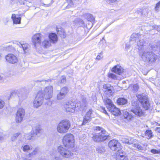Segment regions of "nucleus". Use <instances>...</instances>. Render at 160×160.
Here are the masks:
<instances>
[{
	"instance_id": "f257e3e1",
	"label": "nucleus",
	"mask_w": 160,
	"mask_h": 160,
	"mask_svg": "<svg viewBox=\"0 0 160 160\" xmlns=\"http://www.w3.org/2000/svg\"><path fill=\"white\" fill-rule=\"evenodd\" d=\"M157 48L156 44H149L147 48L142 53L140 52L139 55H141L142 60L150 64L156 62L159 59V57L151 51H155L157 50Z\"/></svg>"
},
{
	"instance_id": "f03ea898",
	"label": "nucleus",
	"mask_w": 160,
	"mask_h": 160,
	"mask_svg": "<svg viewBox=\"0 0 160 160\" xmlns=\"http://www.w3.org/2000/svg\"><path fill=\"white\" fill-rule=\"evenodd\" d=\"M146 38L143 35H140L138 33H134L132 34L131 36L130 40V44H133L134 42L135 43H136V41H138L137 45L139 51L141 50H145L147 48L145 47Z\"/></svg>"
},
{
	"instance_id": "7ed1b4c3",
	"label": "nucleus",
	"mask_w": 160,
	"mask_h": 160,
	"mask_svg": "<svg viewBox=\"0 0 160 160\" xmlns=\"http://www.w3.org/2000/svg\"><path fill=\"white\" fill-rule=\"evenodd\" d=\"M95 133L93 134V140L95 142H101L107 140L109 136L106 134V132L102 128L96 127L94 129Z\"/></svg>"
},
{
	"instance_id": "20e7f679",
	"label": "nucleus",
	"mask_w": 160,
	"mask_h": 160,
	"mask_svg": "<svg viewBox=\"0 0 160 160\" xmlns=\"http://www.w3.org/2000/svg\"><path fill=\"white\" fill-rule=\"evenodd\" d=\"M62 142L66 148H73L74 143V136L71 134H66L63 137Z\"/></svg>"
},
{
	"instance_id": "39448f33",
	"label": "nucleus",
	"mask_w": 160,
	"mask_h": 160,
	"mask_svg": "<svg viewBox=\"0 0 160 160\" xmlns=\"http://www.w3.org/2000/svg\"><path fill=\"white\" fill-rule=\"evenodd\" d=\"M71 124L69 121L67 119L62 120L58 124L57 127L58 132L61 133L68 132L70 128Z\"/></svg>"
},
{
	"instance_id": "423d86ee",
	"label": "nucleus",
	"mask_w": 160,
	"mask_h": 160,
	"mask_svg": "<svg viewBox=\"0 0 160 160\" xmlns=\"http://www.w3.org/2000/svg\"><path fill=\"white\" fill-rule=\"evenodd\" d=\"M137 97L145 110H148L149 108L150 104L149 102L148 96L145 94H138L137 95Z\"/></svg>"
},
{
	"instance_id": "0eeeda50",
	"label": "nucleus",
	"mask_w": 160,
	"mask_h": 160,
	"mask_svg": "<svg viewBox=\"0 0 160 160\" xmlns=\"http://www.w3.org/2000/svg\"><path fill=\"white\" fill-rule=\"evenodd\" d=\"M139 102L138 101H132V106L130 111L137 116H141L143 115V112L139 106Z\"/></svg>"
},
{
	"instance_id": "6e6552de",
	"label": "nucleus",
	"mask_w": 160,
	"mask_h": 160,
	"mask_svg": "<svg viewBox=\"0 0 160 160\" xmlns=\"http://www.w3.org/2000/svg\"><path fill=\"white\" fill-rule=\"evenodd\" d=\"M42 91H39L38 92L35 99L33 101L34 107L38 108L42 104L43 100V96Z\"/></svg>"
},
{
	"instance_id": "1a4fd4ad",
	"label": "nucleus",
	"mask_w": 160,
	"mask_h": 160,
	"mask_svg": "<svg viewBox=\"0 0 160 160\" xmlns=\"http://www.w3.org/2000/svg\"><path fill=\"white\" fill-rule=\"evenodd\" d=\"M109 147L113 151L120 152L121 151L122 147L120 143L117 140L113 139L110 141L108 144Z\"/></svg>"
},
{
	"instance_id": "9d476101",
	"label": "nucleus",
	"mask_w": 160,
	"mask_h": 160,
	"mask_svg": "<svg viewBox=\"0 0 160 160\" xmlns=\"http://www.w3.org/2000/svg\"><path fill=\"white\" fill-rule=\"evenodd\" d=\"M58 151L60 154L64 158H70L73 155V153L69 150L62 146L58 147Z\"/></svg>"
},
{
	"instance_id": "9b49d317",
	"label": "nucleus",
	"mask_w": 160,
	"mask_h": 160,
	"mask_svg": "<svg viewBox=\"0 0 160 160\" xmlns=\"http://www.w3.org/2000/svg\"><path fill=\"white\" fill-rule=\"evenodd\" d=\"M76 106L79 107L78 103L75 104V103L71 102H67L64 105V108L67 112H73L75 111V109L77 110Z\"/></svg>"
},
{
	"instance_id": "f8f14e48",
	"label": "nucleus",
	"mask_w": 160,
	"mask_h": 160,
	"mask_svg": "<svg viewBox=\"0 0 160 160\" xmlns=\"http://www.w3.org/2000/svg\"><path fill=\"white\" fill-rule=\"evenodd\" d=\"M25 114V110L23 108H19L17 112L16 117V122H21L22 121Z\"/></svg>"
},
{
	"instance_id": "ddd939ff",
	"label": "nucleus",
	"mask_w": 160,
	"mask_h": 160,
	"mask_svg": "<svg viewBox=\"0 0 160 160\" xmlns=\"http://www.w3.org/2000/svg\"><path fill=\"white\" fill-rule=\"evenodd\" d=\"M5 59L7 62L11 64H15L18 62L17 57L13 54H8L5 56Z\"/></svg>"
},
{
	"instance_id": "4468645a",
	"label": "nucleus",
	"mask_w": 160,
	"mask_h": 160,
	"mask_svg": "<svg viewBox=\"0 0 160 160\" xmlns=\"http://www.w3.org/2000/svg\"><path fill=\"white\" fill-rule=\"evenodd\" d=\"M92 112V109H90L86 114L83 118V120L82 125H84L90 122L92 117L91 114Z\"/></svg>"
},
{
	"instance_id": "2eb2a0df",
	"label": "nucleus",
	"mask_w": 160,
	"mask_h": 160,
	"mask_svg": "<svg viewBox=\"0 0 160 160\" xmlns=\"http://www.w3.org/2000/svg\"><path fill=\"white\" fill-rule=\"evenodd\" d=\"M42 35L39 33H37L33 35L32 37V40L35 47H36L37 44H40L41 43V38Z\"/></svg>"
},
{
	"instance_id": "dca6fc26",
	"label": "nucleus",
	"mask_w": 160,
	"mask_h": 160,
	"mask_svg": "<svg viewBox=\"0 0 160 160\" xmlns=\"http://www.w3.org/2000/svg\"><path fill=\"white\" fill-rule=\"evenodd\" d=\"M108 109L111 113L115 116H118L121 113L120 110L117 108L114 104L112 105L111 107L108 106Z\"/></svg>"
},
{
	"instance_id": "f3484780",
	"label": "nucleus",
	"mask_w": 160,
	"mask_h": 160,
	"mask_svg": "<svg viewBox=\"0 0 160 160\" xmlns=\"http://www.w3.org/2000/svg\"><path fill=\"white\" fill-rule=\"evenodd\" d=\"M17 45L18 46V49L19 50L25 53L27 52L28 51V49L29 46V45L27 43L22 44L20 42H17Z\"/></svg>"
},
{
	"instance_id": "a211bd4d",
	"label": "nucleus",
	"mask_w": 160,
	"mask_h": 160,
	"mask_svg": "<svg viewBox=\"0 0 160 160\" xmlns=\"http://www.w3.org/2000/svg\"><path fill=\"white\" fill-rule=\"evenodd\" d=\"M125 152L122 150L119 152L117 154L116 159L117 160H128V157L125 156Z\"/></svg>"
},
{
	"instance_id": "6ab92c4d",
	"label": "nucleus",
	"mask_w": 160,
	"mask_h": 160,
	"mask_svg": "<svg viewBox=\"0 0 160 160\" xmlns=\"http://www.w3.org/2000/svg\"><path fill=\"white\" fill-rule=\"evenodd\" d=\"M112 71L120 75L123 72V69L118 65L114 66L112 69Z\"/></svg>"
},
{
	"instance_id": "aec40b11",
	"label": "nucleus",
	"mask_w": 160,
	"mask_h": 160,
	"mask_svg": "<svg viewBox=\"0 0 160 160\" xmlns=\"http://www.w3.org/2000/svg\"><path fill=\"white\" fill-rule=\"evenodd\" d=\"M49 38L51 42L53 43L56 42L58 40V38L57 34L54 33H51L48 35Z\"/></svg>"
},
{
	"instance_id": "412c9836",
	"label": "nucleus",
	"mask_w": 160,
	"mask_h": 160,
	"mask_svg": "<svg viewBox=\"0 0 160 160\" xmlns=\"http://www.w3.org/2000/svg\"><path fill=\"white\" fill-rule=\"evenodd\" d=\"M53 91H42L43 98L45 99H49L52 97Z\"/></svg>"
},
{
	"instance_id": "4be33fe9",
	"label": "nucleus",
	"mask_w": 160,
	"mask_h": 160,
	"mask_svg": "<svg viewBox=\"0 0 160 160\" xmlns=\"http://www.w3.org/2000/svg\"><path fill=\"white\" fill-rule=\"evenodd\" d=\"M57 95V99L58 100L63 99L68 93L67 91H59Z\"/></svg>"
},
{
	"instance_id": "5701e85b",
	"label": "nucleus",
	"mask_w": 160,
	"mask_h": 160,
	"mask_svg": "<svg viewBox=\"0 0 160 160\" xmlns=\"http://www.w3.org/2000/svg\"><path fill=\"white\" fill-rule=\"evenodd\" d=\"M14 24H19L21 23V18L20 17H17L15 14H13L11 17Z\"/></svg>"
},
{
	"instance_id": "b1692460",
	"label": "nucleus",
	"mask_w": 160,
	"mask_h": 160,
	"mask_svg": "<svg viewBox=\"0 0 160 160\" xmlns=\"http://www.w3.org/2000/svg\"><path fill=\"white\" fill-rule=\"evenodd\" d=\"M121 141L123 143L130 144L133 143L134 140L131 137H129L128 138L123 137L121 138Z\"/></svg>"
},
{
	"instance_id": "393cba45",
	"label": "nucleus",
	"mask_w": 160,
	"mask_h": 160,
	"mask_svg": "<svg viewBox=\"0 0 160 160\" xmlns=\"http://www.w3.org/2000/svg\"><path fill=\"white\" fill-rule=\"evenodd\" d=\"M41 132L42 130L39 128H36L33 130V135H32L31 136V138H29L28 139L30 140L33 139V137L34 136V135L38 136V134L40 133Z\"/></svg>"
},
{
	"instance_id": "a878e982",
	"label": "nucleus",
	"mask_w": 160,
	"mask_h": 160,
	"mask_svg": "<svg viewBox=\"0 0 160 160\" xmlns=\"http://www.w3.org/2000/svg\"><path fill=\"white\" fill-rule=\"evenodd\" d=\"M57 33L58 35H60V36L63 38H64L66 37V35L65 32L64 30L62 28H58L56 29Z\"/></svg>"
},
{
	"instance_id": "bb28decb",
	"label": "nucleus",
	"mask_w": 160,
	"mask_h": 160,
	"mask_svg": "<svg viewBox=\"0 0 160 160\" xmlns=\"http://www.w3.org/2000/svg\"><path fill=\"white\" fill-rule=\"evenodd\" d=\"M51 42L48 39H45L42 43V46L44 48H47L51 46Z\"/></svg>"
},
{
	"instance_id": "cd10ccee",
	"label": "nucleus",
	"mask_w": 160,
	"mask_h": 160,
	"mask_svg": "<svg viewBox=\"0 0 160 160\" xmlns=\"http://www.w3.org/2000/svg\"><path fill=\"white\" fill-rule=\"evenodd\" d=\"M127 100L123 98H118L117 100L118 104L119 105L125 104L127 103Z\"/></svg>"
},
{
	"instance_id": "c85d7f7f",
	"label": "nucleus",
	"mask_w": 160,
	"mask_h": 160,
	"mask_svg": "<svg viewBox=\"0 0 160 160\" xmlns=\"http://www.w3.org/2000/svg\"><path fill=\"white\" fill-rule=\"evenodd\" d=\"M123 112V116L125 118L128 120H130L133 117L132 115L128 112L125 111Z\"/></svg>"
},
{
	"instance_id": "c756f323",
	"label": "nucleus",
	"mask_w": 160,
	"mask_h": 160,
	"mask_svg": "<svg viewBox=\"0 0 160 160\" xmlns=\"http://www.w3.org/2000/svg\"><path fill=\"white\" fill-rule=\"evenodd\" d=\"M82 17L85 18L88 21H92L93 19L92 15L89 13H85L82 15Z\"/></svg>"
},
{
	"instance_id": "7c9ffc66",
	"label": "nucleus",
	"mask_w": 160,
	"mask_h": 160,
	"mask_svg": "<svg viewBox=\"0 0 160 160\" xmlns=\"http://www.w3.org/2000/svg\"><path fill=\"white\" fill-rule=\"evenodd\" d=\"M104 103H105V104L107 108L108 106H110V107H111L112 105H113L111 100L109 99L106 98L104 99Z\"/></svg>"
},
{
	"instance_id": "2f4dec72",
	"label": "nucleus",
	"mask_w": 160,
	"mask_h": 160,
	"mask_svg": "<svg viewBox=\"0 0 160 160\" xmlns=\"http://www.w3.org/2000/svg\"><path fill=\"white\" fill-rule=\"evenodd\" d=\"M146 138L150 139L153 137L152 132L151 130H147L145 132Z\"/></svg>"
},
{
	"instance_id": "473e14b6",
	"label": "nucleus",
	"mask_w": 160,
	"mask_h": 160,
	"mask_svg": "<svg viewBox=\"0 0 160 160\" xmlns=\"http://www.w3.org/2000/svg\"><path fill=\"white\" fill-rule=\"evenodd\" d=\"M103 88L106 90H112L113 89V86L109 83L104 84L103 85Z\"/></svg>"
},
{
	"instance_id": "72a5a7b5",
	"label": "nucleus",
	"mask_w": 160,
	"mask_h": 160,
	"mask_svg": "<svg viewBox=\"0 0 160 160\" xmlns=\"http://www.w3.org/2000/svg\"><path fill=\"white\" fill-rule=\"evenodd\" d=\"M78 103V106L79 108L81 107H85L87 105V101L86 98H83L82 100V103L81 104Z\"/></svg>"
},
{
	"instance_id": "f704fd0d",
	"label": "nucleus",
	"mask_w": 160,
	"mask_h": 160,
	"mask_svg": "<svg viewBox=\"0 0 160 160\" xmlns=\"http://www.w3.org/2000/svg\"><path fill=\"white\" fill-rule=\"evenodd\" d=\"M4 48L5 50H7L10 52H13L14 50L13 47H12V46L10 45H6L4 47Z\"/></svg>"
},
{
	"instance_id": "c9c22d12",
	"label": "nucleus",
	"mask_w": 160,
	"mask_h": 160,
	"mask_svg": "<svg viewBox=\"0 0 160 160\" xmlns=\"http://www.w3.org/2000/svg\"><path fill=\"white\" fill-rule=\"evenodd\" d=\"M39 150V148L38 147L36 148L31 153H30V155H31L32 157H34V156L38 154Z\"/></svg>"
},
{
	"instance_id": "e433bc0d",
	"label": "nucleus",
	"mask_w": 160,
	"mask_h": 160,
	"mask_svg": "<svg viewBox=\"0 0 160 160\" xmlns=\"http://www.w3.org/2000/svg\"><path fill=\"white\" fill-rule=\"evenodd\" d=\"M104 93L107 97L110 98L113 95V92L112 91H104Z\"/></svg>"
},
{
	"instance_id": "4c0bfd02",
	"label": "nucleus",
	"mask_w": 160,
	"mask_h": 160,
	"mask_svg": "<svg viewBox=\"0 0 160 160\" xmlns=\"http://www.w3.org/2000/svg\"><path fill=\"white\" fill-rule=\"evenodd\" d=\"M31 155H30V153L28 154H25L22 157L23 160H32L30 158H32Z\"/></svg>"
},
{
	"instance_id": "58836bf2",
	"label": "nucleus",
	"mask_w": 160,
	"mask_h": 160,
	"mask_svg": "<svg viewBox=\"0 0 160 160\" xmlns=\"http://www.w3.org/2000/svg\"><path fill=\"white\" fill-rule=\"evenodd\" d=\"M105 150L104 147L102 146H99L97 148V152L100 153H102L104 152Z\"/></svg>"
},
{
	"instance_id": "ea45409f",
	"label": "nucleus",
	"mask_w": 160,
	"mask_h": 160,
	"mask_svg": "<svg viewBox=\"0 0 160 160\" xmlns=\"http://www.w3.org/2000/svg\"><path fill=\"white\" fill-rule=\"evenodd\" d=\"M144 10H142L141 9H138L137 11V13L140 16H145L146 15V14L145 13H143Z\"/></svg>"
},
{
	"instance_id": "a19ab883",
	"label": "nucleus",
	"mask_w": 160,
	"mask_h": 160,
	"mask_svg": "<svg viewBox=\"0 0 160 160\" xmlns=\"http://www.w3.org/2000/svg\"><path fill=\"white\" fill-rule=\"evenodd\" d=\"M150 152L151 153L154 154H160V149L158 150L155 149H152L150 150Z\"/></svg>"
},
{
	"instance_id": "79ce46f5",
	"label": "nucleus",
	"mask_w": 160,
	"mask_h": 160,
	"mask_svg": "<svg viewBox=\"0 0 160 160\" xmlns=\"http://www.w3.org/2000/svg\"><path fill=\"white\" fill-rule=\"evenodd\" d=\"M108 77L109 78L114 80L117 79V77L115 74L111 73L108 74Z\"/></svg>"
},
{
	"instance_id": "37998d69",
	"label": "nucleus",
	"mask_w": 160,
	"mask_h": 160,
	"mask_svg": "<svg viewBox=\"0 0 160 160\" xmlns=\"http://www.w3.org/2000/svg\"><path fill=\"white\" fill-rule=\"evenodd\" d=\"M26 0H16L15 2L18 5H24Z\"/></svg>"
},
{
	"instance_id": "c03bdc74",
	"label": "nucleus",
	"mask_w": 160,
	"mask_h": 160,
	"mask_svg": "<svg viewBox=\"0 0 160 160\" xmlns=\"http://www.w3.org/2000/svg\"><path fill=\"white\" fill-rule=\"evenodd\" d=\"M66 77L64 76H62L61 77L60 81L58 82V84L64 83L66 82Z\"/></svg>"
},
{
	"instance_id": "a18cd8bd",
	"label": "nucleus",
	"mask_w": 160,
	"mask_h": 160,
	"mask_svg": "<svg viewBox=\"0 0 160 160\" xmlns=\"http://www.w3.org/2000/svg\"><path fill=\"white\" fill-rule=\"evenodd\" d=\"M22 150L24 152H27L30 149V148L29 145H26L22 146Z\"/></svg>"
},
{
	"instance_id": "49530a36",
	"label": "nucleus",
	"mask_w": 160,
	"mask_h": 160,
	"mask_svg": "<svg viewBox=\"0 0 160 160\" xmlns=\"http://www.w3.org/2000/svg\"><path fill=\"white\" fill-rule=\"evenodd\" d=\"M160 9V1L158 2L155 8V10L156 11L158 12Z\"/></svg>"
},
{
	"instance_id": "de8ad7c7",
	"label": "nucleus",
	"mask_w": 160,
	"mask_h": 160,
	"mask_svg": "<svg viewBox=\"0 0 160 160\" xmlns=\"http://www.w3.org/2000/svg\"><path fill=\"white\" fill-rule=\"evenodd\" d=\"M134 147L137 148L139 150H143V147L138 143H135L134 144Z\"/></svg>"
},
{
	"instance_id": "09e8293b",
	"label": "nucleus",
	"mask_w": 160,
	"mask_h": 160,
	"mask_svg": "<svg viewBox=\"0 0 160 160\" xmlns=\"http://www.w3.org/2000/svg\"><path fill=\"white\" fill-rule=\"evenodd\" d=\"M133 89L132 90H138L139 88L138 85V84H136L133 85Z\"/></svg>"
},
{
	"instance_id": "8fccbe9b",
	"label": "nucleus",
	"mask_w": 160,
	"mask_h": 160,
	"mask_svg": "<svg viewBox=\"0 0 160 160\" xmlns=\"http://www.w3.org/2000/svg\"><path fill=\"white\" fill-rule=\"evenodd\" d=\"M5 104V102H4L2 100H0V109L2 108Z\"/></svg>"
},
{
	"instance_id": "3c124183",
	"label": "nucleus",
	"mask_w": 160,
	"mask_h": 160,
	"mask_svg": "<svg viewBox=\"0 0 160 160\" xmlns=\"http://www.w3.org/2000/svg\"><path fill=\"white\" fill-rule=\"evenodd\" d=\"M52 81V80L51 79H48L47 80H42V81L38 80V81L39 82H43V83H46L47 82H51Z\"/></svg>"
},
{
	"instance_id": "603ef678",
	"label": "nucleus",
	"mask_w": 160,
	"mask_h": 160,
	"mask_svg": "<svg viewBox=\"0 0 160 160\" xmlns=\"http://www.w3.org/2000/svg\"><path fill=\"white\" fill-rule=\"evenodd\" d=\"M99 54V55H98L96 58V59L98 60H100L101 58H102V52L100 53Z\"/></svg>"
},
{
	"instance_id": "864d4df0",
	"label": "nucleus",
	"mask_w": 160,
	"mask_h": 160,
	"mask_svg": "<svg viewBox=\"0 0 160 160\" xmlns=\"http://www.w3.org/2000/svg\"><path fill=\"white\" fill-rule=\"evenodd\" d=\"M24 5L28 7H30L31 6L32 3L29 1L26 0Z\"/></svg>"
},
{
	"instance_id": "5fc2aeb1",
	"label": "nucleus",
	"mask_w": 160,
	"mask_h": 160,
	"mask_svg": "<svg viewBox=\"0 0 160 160\" xmlns=\"http://www.w3.org/2000/svg\"><path fill=\"white\" fill-rule=\"evenodd\" d=\"M68 2V5L70 6H72L73 5V3L72 0H66Z\"/></svg>"
},
{
	"instance_id": "6e6d98bb",
	"label": "nucleus",
	"mask_w": 160,
	"mask_h": 160,
	"mask_svg": "<svg viewBox=\"0 0 160 160\" xmlns=\"http://www.w3.org/2000/svg\"><path fill=\"white\" fill-rule=\"evenodd\" d=\"M153 28L158 31H160V28L158 26H154L153 27Z\"/></svg>"
},
{
	"instance_id": "4d7b16f0",
	"label": "nucleus",
	"mask_w": 160,
	"mask_h": 160,
	"mask_svg": "<svg viewBox=\"0 0 160 160\" xmlns=\"http://www.w3.org/2000/svg\"><path fill=\"white\" fill-rule=\"evenodd\" d=\"M46 90H53V87L52 86H49L46 87Z\"/></svg>"
},
{
	"instance_id": "13d9d810",
	"label": "nucleus",
	"mask_w": 160,
	"mask_h": 160,
	"mask_svg": "<svg viewBox=\"0 0 160 160\" xmlns=\"http://www.w3.org/2000/svg\"><path fill=\"white\" fill-rule=\"evenodd\" d=\"M116 0H107V2L108 3L110 4L116 2Z\"/></svg>"
},
{
	"instance_id": "bf43d9fd",
	"label": "nucleus",
	"mask_w": 160,
	"mask_h": 160,
	"mask_svg": "<svg viewBox=\"0 0 160 160\" xmlns=\"http://www.w3.org/2000/svg\"><path fill=\"white\" fill-rule=\"evenodd\" d=\"M102 112L105 114H108V113L107 111L106 110L105 108L104 107H102Z\"/></svg>"
},
{
	"instance_id": "052dcab7",
	"label": "nucleus",
	"mask_w": 160,
	"mask_h": 160,
	"mask_svg": "<svg viewBox=\"0 0 160 160\" xmlns=\"http://www.w3.org/2000/svg\"><path fill=\"white\" fill-rule=\"evenodd\" d=\"M4 140V138L2 133L0 132V141Z\"/></svg>"
},
{
	"instance_id": "680f3d73",
	"label": "nucleus",
	"mask_w": 160,
	"mask_h": 160,
	"mask_svg": "<svg viewBox=\"0 0 160 160\" xmlns=\"http://www.w3.org/2000/svg\"><path fill=\"white\" fill-rule=\"evenodd\" d=\"M155 130L158 133H160V127L156 128L155 129Z\"/></svg>"
},
{
	"instance_id": "e2e57ef3",
	"label": "nucleus",
	"mask_w": 160,
	"mask_h": 160,
	"mask_svg": "<svg viewBox=\"0 0 160 160\" xmlns=\"http://www.w3.org/2000/svg\"><path fill=\"white\" fill-rule=\"evenodd\" d=\"M20 133L19 132H18L14 134L13 136L15 137L16 138H17L20 135Z\"/></svg>"
},
{
	"instance_id": "0e129e2a",
	"label": "nucleus",
	"mask_w": 160,
	"mask_h": 160,
	"mask_svg": "<svg viewBox=\"0 0 160 160\" xmlns=\"http://www.w3.org/2000/svg\"><path fill=\"white\" fill-rule=\"evenodd\" d=\"M52 160H61L59 157H56L53 158Z\"/></svg>"
},
{
	"instance_id": "69168bd1",
	"label": "nucleus",
	"mask_w": 160,
	"mask_h": 160,
	"mask_svg": "<svg viewBox=\"0 0 160 160\" xmlns=\"http://www.w3.org/2000/svg\"><path fill=\"white\" fill-rule=\"evenodd\" d=\"M130 46L129 44L128 43H126V48L125 49H128L129 48Z\"/></svg>"
},
{
	"instance_id": "338daca9",
	"label": "nucleus",
	"mask_w": 160,
	"mask_h": 160,
	"mask_svg": "<svg viewBox=\"0 0 160 160\" xmlns=\"http://www.w3.org/2000/svg\"><path fill=\"white\" fill-rule=\"evenodd\" d=\"M156 45L157 46V49L158 48V47H159V54H160V41L158 45V46H157V45Z\"/></svg>"
},
{
	"instance_id": "774afa93",
	"label": "nucleus",
	"mask_w": 160,
	"mask_h": 160,
	"mask_svg": "<svg viewBox=\"0 0 160 160\" xmlns=\"http://www.w3.org/2000/svg\"><path fill=\"white\" fill-rule=\"evenodd\" d=\"M17 138L13 136L11 137V140L12 141H14Z\"/></svg>"
}]
</instances>
